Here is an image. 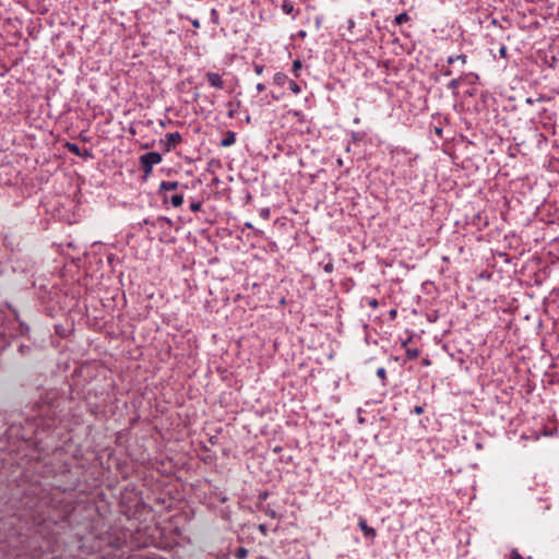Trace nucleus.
Returning a JSON list of instances; mask_svg holds the SVG:
<instances>
[{
  "label": "nucleus",
  "instance_id": "f257e3e1",
  "mask_svg": "<svg viewBox=\"0 0 559 559\" xmlns=\"http://www.w3.org/2000/svg\"><path fill=\"white\" fill-rule=\"evenodd\" d=\"M162 162V155L157 152H150L140 157L141 169L144 175L148 176L152 173L153 166Z\"/></svg>",
  "mask_w": 559,
  "mask_h": 559
},
{
  "label": "nucleus",
  "instance_id": "f03ea898",
  "mask_svg": "<svg viewBox=\"0 0 559 559\" xmlns=\"http://www.w3.org/2000/svg\"><path fill=\"white\" fill-rule=\"evenodd\" d=\"M182 142L181 134L179 132H173L166 134V140L164 142L165 152H170L176 148Z\"/></svg>",
  "mask_w": 559,
  "mask_h": 559
},
{
  "label": "nucleus",
  "instance_id": "7ed1b4c3",
  "mask_svg": "<svg viewBox=\"0 0 559 559\" xmlns=\"http://www.w3.org/2000/svg\"><path fill=\"white\" fill-rule=\"evenodd\" d=\"M205 76L211 86L218 88V90L224 88V81L218 73L207 72Z\"/></svg>",
  "mask_w": 559,
  "mask_h": 559
},
{
  "label": "nucleus",
  "instance_id": "20e7f679",
  "mask_svg": "<svg viewBox=\"0 0 559 559\" xmlns=\"http://www.w3.org/2000/svg\"><path fill=\"white\" fill-rule=\"evenodd\" d=\"M179 187L178 181H162L159 185V192L164 193V201H168V195L166 194L168 191H175Z\"/></svg>",
  "mask_w": 559,
  "mask_h": 559
},
{
  "label": "nucleus",
  "instance_id": "39448f33",
  "mask_svg": "<svg viewBox=\"0 0 559 559\" xmlns=\"http://www.w3.org/2000/svg\"><path fill=\"white\" fill-rule=\"evenodd\" d=\"M358 526L362 531V533L366 537H370L373 539L377 536L376 530L368 526L365 518H359Z\"/></svg>",
  "mask_w": 559,
  "mask_h": 559
},
{
  "label": "nucleus",
  "instance_id": "423d86ee",
  "mask_svg": "<svg viewBox=\"0 0 559 559\" xmlns=\"http://www.w3.org/2000/svg\"><path fill=\"white\" fill-rule=\"evenodd\" d=\"M236 142V133L234 131H227L224 139L221 141V146L228 147L234 145Z\"/></svg>",
  "mask_w": 559,
  "mask_h": 559
},
{
  "label": "nucleus",
  "instance_id": "0eeeda50",
  "mask_svg": "<svg viewBox=\"0 0 559 559\" xmlns=\"http://www.w3.org/2000/svg\"><path fill=\"white\" fill-rule=\"evenodd\" d=\"M274 84L283 86L288 82V76L283 72H276L273 76Z\"/></svg>",
  "mask_w": 559,
  "mask_h": 559
},
{
  "label": "nucleus",
  "instance_id": "6e6552de",
  "mask_svg": "<svg viewBox=\"0 0 559 559\" xmlns=\"http://www.w3.org/2000/svg\"><path fill=\"white\" fill-rule=\"evenodd\" d=\"M171 219L165 216H159L156 221L152 222V225L155 227H164L165 225L171 226Z\"/></svg>",
  "mask_w": 559,
  "mask_h": 559
},
{
  "label": "nucleus",
  "instance_id": "1a4fd4ad",
  "mask_svg": "<svg viewBox=\"0 0 559 559\" xmlns=\"http://www.w3.org/2000/svg\"><path fill=\"white\" fill-rule=\"evenodd\" d=\"M456 61L461 62V64L464 66V64H466L467 57L465 55H456V56H451L448 58L449 64H454Z\"/></svg>",
  "mask_w": 559,
  "mask_h": 559
},
{
  "label": "nucleus",
  "instance_id": "9d476101",
  "mask_svg": "<svg viewBox=\"0 0 559 559\" xmlns=\"http://www.w3.org/2000/svg\"><path fill=\"white\" fill-rule=\"evenodd\" d=\"M169 201L173 206L179 207L183 203V194L182 193H176L169 198Z\"/></svg>",
  "mask_w": 559,
  "mask_h": 559
},
{
  "label": "nucleus",
  "instance_id": "9b49d317",
  "mask_svg": "<svg viewBox=\"0 0 559 559\" xmlns=\"http://www.w3.org/2000/svg\"><path fill=\"white\" fill-rule=\"evenodd\" d=\"M66 147H67V150H68L70 153H72V154H74V155H76V156H81V155H82V154H81V150H80V147H79V146H78V144H75V143L67 142V143H66Z\"/></svg>",
  "mask_w": 559,
  "mask_h": 559
},
{
  "label": "nucleus",
  "instance_id": "f8f14e48",
  "mask_svg": "<svg viewBox=\"0 0 559 559\" xmlns=\"http://www.w3.org/2000/svg\"><path fill=\"white\" fill-rule=\"evenodd\" d=\"M301 69H302V63H301V61H300V60H298V59H297V60H295V61L293 62V69H292L293 74H294V76H295V78H299V75H300V74H299V72H300V70H301Z\"/></svg>",
  "mask_w": 559,
  "mask_h": 559
},
{
  "label": "nucleus",
  "instance_id": "ddd939ff",
  "mask_svg": "<svg viewBox=\"0 0 559 559\" xmlns=\"http://www.w3.org/2000/svg\"><path fill=\"white\" fill-rule=\"evenodd\" d=\"M419 356V350L417 348H407L406 357L409 360L416 359Z\"/></svg>",
  "mask_w": 559,
  "mask_h": 559
},
{
  "label": "nucleus",
  "instance_id": "4468645a",
  "mask_svg": "<svg viewBox=\"0 0 559 559\" xmlns=\"http://www.w3.org/2000/svg\"><path fill=\"white\" fill-rule=\"evenodd\" d=\"M234 555L237 559H245L248 556V549L245 547H239Z\"/></svg>",
  "mask_w": 559,
  "mask_h": 559
},
{
  "label": "nucleus",
  "instance_id": "2eb2a0df",
  "mask_svg": "<svg viewBox=\"0 0 559 559\" xmlns=\"http://www.w3.org/2000/svg\"><path fill=\"white\" fill-rule=\"evenodd\" d=\"M281 8L285 14H292L294 12V5L292 2H282Z\"/></svg>",
  "mask_w": 559,
  "mask_h": 559
},
{
  "label": "nucleus",
  "instance_id": "dca6fc26",
  "mask_svg": "<svg viewBox=\"0 0 559 559\" xmlns=\"http://www.w3.org/2000/svg\"><path fill=\"white\" fill-rule=\"evenodd\" d=\"M409 20L408 15L406 13L397 14L394 19V23L397 25H401Z\"/></svg>",
  "mask_w": 559,
  "mask_h": 559
},
{
  "label": "nucleus",
  "instance_id": "f3484780",
  "mask_svg": "<svg viewBox=\"0 0 559 559\" xmlns=\"http://www.w3.org/2000/svg\"><path fill=\"white\" fill-rule=\"evenodd\" d=\"M289 90L296 95L301 92L299 84L295 81H289Z\"/></svg>",
  "mask_w": 559,
  "mask_h": 559
},
{
  "label": "nucleus",
  "instance_id": "a211bd4d",
  "mask_svg": "<svg viewBox=\"0 0 559 559\" xmlns=\"http://www.w3.org/2000/svg\"><path fill=\"white\" fill-rule=\"evenodd\" d=\"M202 207V203L200 201H193L190 203V210L192 212H199Z\"/></svg>",
  "mask_w": 559,
  "mask_h": 559
},
{
  "label": "nucleus",
  "instance_id": "6ab92c4d",
  "mask_svg": "<svg viewBox=\"0 0 559 559\" xmlns=\"http://www.w3.org/2000/svg\"><path fill=\"white\" fill-rule=\"evenodd\" d=\"M377 376L384 382L386 380V370L383 367L378 368Z\"/></svg>",
  "mask_w": 559,
  "mask_h": 559
},
{
  "label": "nucleus",
  "instance_id": "aec40b11",
  "mask_svg": "<svg viewBox=\"0 0 559 559\" xmlns=\"http://www.w3.org/2000/svg\"><path fill=\"white\" fill-rule=\"evenodd\" d=\"M323 270L325 273L330 274L334 271V264L332 261L328 262L324 266H323Z\"/></svg>",
  "mask_w": 559,
  "mask_h": 559
},
{
  "label": "nucleus",
  "instance_id": "412c9836",
  "mask_svg": "<svg viewBox=\"0 0 559 559\" xmlns=\"http://www.w3.org/2000/svg\"><path fill=\"white\" fill-rule=\"evenodd\" d=\"M510 559H524L516 549H513L510 554Z\"/></svg>",
  "mask_w": 559,
  "mask_h": 559
},
{
  "label": "nucleus",
  "instance_id": "4be33fe9",
  "mask_svg": "<svg viewBox=\"0 0 559 559\" xmlns=\"http://www.w3.org/2000/svg\"><path fill=\"white\" fill-rule=\"evenodd\" d=\"M507 53H508V49L504 45H502L500 48H499V56L501 58H507Z\"/></svg>",
  "mask_w": 559,
  "mask_h": 559
},
{
  "label": "nucleus",
  "instance_id": "5701e85b",
  "mask_svg": "<svg viewBox=\"0 0 559 559\" xmlns=\"http://www.w3.org/2000/svg\"><path fill=\"white\" fill-rule=\"evenodd\" d=\"M265 514L272 519H275L277 516V513L274 510H272L271 508L265 509Z\"/></svg>",
  "mask_w": 559,
  "mask_h": 559
},
{
  "label": "nucleus",
  "instance_id": "b1692460",
  "mask_svg": "<svg viewBox=\"0 0 559 559\" xmlns=\"http://www.w3.org/2000/svg\"><path fill=\"white\" fill-rule=\"evenodd\" d=\"M263 70H264V66H262V64H254V72L258 75H261L263 73Z\"/></svg>",
  "mask_w": 559,
  "mask_h": 559
},
{
  "label": "nucleus",
  "instance_id": "393cba45",
  "mask_svg": "<svg viewBox=\"0 0 559 559\" xmlns=\"http://www.w3.org/2000/svg\"><path fill=\"white\" fill-rule=\"evenodd\" d=\"M258 530L260 531V533H261L262 535H264V536H266V535H267V527H266V525H265V524H260V525L258 526Z\"/></svg>",
  "mask_w": 559,
  "mask_h": 559
},
{
  "label": "nucleus",
  "instance_id": "a878e982",
  "mask_svg": "<svg viewBox=\"0 0 559 559\" xmlns=\"http://www.w3.org/2000/svg\"><path fill=\"white\" fill-rule=\"evenodd\" d=\"M460 84V80L459 79H453L450 83H449V87L450 88H455L457 87Z\"/></svg>",
  "mask_w": 559,
  "mask_h": 559
},
{
  "label": "nucleus",
  "instance_id": "bb28decb",
  "mask_svg": "<svg viewBox=\"0 0 559 559\" xmlns=\"http://www.w3.org/2000/svg\"><path fill=\"white\" fill-rule=\"evenodd\" d=\"M255 90H257L258 93H262V92L265 91V85L263 83H258L255 85Z\"/></svg>",
  "mask_w": 559,
  "mask_h": 559
},
{
  "label": "nucleus",
  "instance_id": "cd10ccee",
  "mask_svg": "<svg viewBox=\"0 0 559 559\" xmlns=\"http://www.w3.org/2000/svg\"><path fill=\"white\" fill-rule=\"evenodd\" d=\"M414 413L416 415H421L424 413V407L423 406H415Z\"/></svg>",
  "mask_w": 559,
  "mask_h": 559
},
{
  "label": "nucleus",
  "instance_id": "c85d7f7f",
  "mask_svg": "<svg viewBox=\"0 0 559 559\" xmlns=\"http://www.w3.org/2000/svg\"><path fill=\"white\" fill-rule=\"evenodd\" d=\"M443 74L450 76L452 74V71L450 69H447L443 71Z\"/></svg>",
  "mask_w": 559,
  "mask_h": 559
},
{
  "label": "nucleus",
  "instance_id": "c756f323",
  "mask_svg": "<svg viewBox=\"0 0 559 559\" xmlns=\"http://www.w3.org/2000/svg\"><path fill=\"white\" fill-rule=\"evenodd\" d=\"M298 35H299V37L304 38V37H306L307 34L305 31H299Z\"/></svg>",
  "mask_w": 559,
  "mask_h": 559
},
{
  "label": "nucleus",
  "instance_id": "7c9ffc66",
  "mask_svg": "<svg viewBox=\"0 0 559 559\" xmlns=\"http://www.w3.org/2000/svg\"><path fill=\"white\" fill-rule=\"evenodd\" d=\"M369 304H370V306H372V307H377V306H378V301H377V300H374V299H373V300H371Z\"/></svg>",
  "mask_w": 559,
  "mask_h": 559
},
{
  "label": "nucleus",
  "instance_id": "2f4dec72",
  "mask_svg": "<svg viewBox=\"0 0 559 559\" xmlns=\"http://www.w3.org/2000/svg\"><path fill=\"white\" fill-rule=\"evenodd\" d=\"M320 23H321L320 17H317V19H316V25H317V28H319V27H320Z\"/></svg>",
  "mask_w": 559,
  "mask_h": 559
},
{
  "label": "nucleus",
  "instance_id": "473e14b6",
  "mask_svg": "<svg viewBox=\"0 0 559 559\" xmlns=\"http://www.w3.org/2000/svg\"><path fill=\"white\" fill-rule=\"evenodd\" d=\"M216 13H217L216 9H212V15L216 16Z\"/></svg>",
  "mask_w": 559,
  "mask_h": 559
},
{
  "label": "nucleus",
  "instance_id": "72a5a7b5",
  "mask_svg": "<svg viewBox=\"0 0 559 559\" xmlns=\"http://www.w3.org/2000/svg\"><path fill=\"white\" fill-rule=\"evenodd\" d=\"M272 97H273V99H275V100H278V99H280V97H277L276 95H272Z\"/></svg>",
  "mask_w": 559,
  "mask_h": 559
},
{
  "label": "nucleus",
  "instance_id": "f704fd0d",
  "mask_svg": "<svg viewBox=\"0 0 559 559\" xmlns=\"http://www.w3.org/2000/svg\"><path fill=\"white\" fill-rule=\"evenodd\" d=\"M246 226H247L248 228H252V225H251L250 223H247V224H246Z\"/></svg>",
  "mask_w": 559,
  "mask_h": 559
},
{
  "label": "nucleus",
  "instance_id": "c9c22d12",
  "mask_svg": "<svg viewBox=\"0 0 559 559\" xmlns=\"http://www.w3.org/2000/svg\"><path fill=\"white\" fill-rule=\"evenodd\" d=\"M424 364H425V365H429L430 362H429V360H428V359H425V360H424Z\"/></svg>",
  "mask_w": 559,
  "mask_h": 559
}]
</instances>
